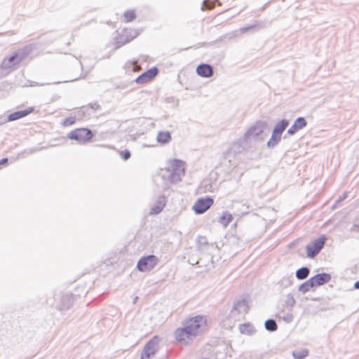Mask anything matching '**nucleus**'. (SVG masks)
<instances>
[{
    "label": "nucleus",
    "instance_id": "nucleus-3",
    "mask_svg": "<svg viewBox=\"0 0 359 359\" xmlns=\"http://www.w3.org/2000/svg\"><path fill=\"white\" fill-rule=\"evenodd\" d=\"M139 35L136 29L125 28L118 32L115 38V46L118 48L135 39Z\"/></svg>",
    "mask_w": 359,
    "mask_h": 359
},
{
    "label": "nucleus",
    "instance_id": "nucleus-7",
    "mask_svg": "<svg viewBox=\"0 0 359 359\" xmlns=\"http://www.w3.org/2000/svg\"><path fill=\"white\" fill-rule=\"evenodd\" d=\"M214 201L210 197L201 198L198 199L194 206L193 209L197 214H202L207 211L213 204Z\"/></svg>",
    "mask_w": 359,
    "mask_h": 359
},
{
    "label": "nucleus",
    "instance_id": "nucleus-1",
    "mask_svg": "<svg viewBox=\"0 0 359 359\" xmlns=\"http://www.w3.org/2000/svg\"><path fill=\"white\" fill-rule=\"evenodd\" d=\"M207 325L205 318L203 316H196L190 318L187 321L183 332L187 334L195 335L200 330L204 329Z\"/></svg>",
    "mask_w": 359,
    "mask_h": 359
},
{
    "label": "nucleus",
    "instance_id": "nucleus-8",
    "mask_svg": "<svg viewBox=\"0 0 359 359\" xmlns=\"http://www.w3.org/2000/svg\"><path fill=\"white\" fill-rule=\"evenodd\" d=\"M289 124L288 121L282 120L276 124L274 128L271 140L269 141V145H273L280 140L282 133L285 130Z\"/></svg>",
    "mask_w": 359,
    "mask_h": 359
},
{
    "label": "nucleus",
    "instance_id": "nucleus-4",
    "mask_svg": "<svg viewBox=\"0 0 359 359\" xmlns=\"http://www.w3.org/2000/svg\"><path fill=\"white\" fill-rule=\"evenodd\" d=\"M326 241L324 235L320 236L318 238L313 241L311 243L306 247V255L309 258H313L317 255L323 248Z\"/></svg>",
    "mask_w": 359,
    "mask_h": 359
},
{
    "label": "nucleus",
    "instance_id": "nucleus-12",
    "mask_svg": "<svg viewBox=\"0 0 359 359\" xmlns=\"http://www.w3.org/2000/svg\"><path fill=\"white\" fill-rule=\"evenodd\" d=\"M198 74L203 77H210L212 75L213 70L210 65L201 64L196 69Z\"/></svg>",
    "mask_w": 359,
    "mask_h": 359
},
{
    "label": "nucleus",
    "instance_id": "nucleus-6",
    "mask_svg": "<svg viewBox=\"0 0 359 359\" xmlns=\"http://www.w3.org/2000/svg\"><path fill=\"white\" fill-rule=\"evenodd\" d=\"M158 262V258L154 255H149L141 258L137 265L140 271H147L153 269Z\"/></svg>",
    "mask_w": 359,
    "mask_h": 359
},
{
    "label": "nucleus",
    "instance_id": "nucleus-2",
    "mask_svg": "<svg viewBox=\"0 0 359 359\" xmlns=\"http://www.w3.org/2000/svg\"><path fill=\"white\" fill-rule=\"evenodd\" d=\"M69 140L76 141L80 144H85L92 140L93 132L86 128H78L72 130L67 134Z\"/></svg>",
    "mask_w": 359,
    "mask_h": 359
},
{
    "label": "nucleus",
    "instance_id": "nucleus-24",
    "mask_svg": "<svg viewBox=\"0 0 359 359\" xmlns=\"http://www.w3.org/2000/svg\"><path fill=\"white\" fill-rule=\"evenodd\" d=\"M297 130H299V128H297V126L293 123V125L287 130V133L290 135H294Z\"/></svg>",
    "mask_w": 359,
    "mask_h": 359
},
{
    "label": "nucleus",
    "instance_id": "nucleus-21",
    "mask_svg": "<svg viewBox=\"0 0 359 359\" xmlns=\"http://www.w3.org/2000/svg\"><path fill=\"white\" fill-rule=\"evenodd\" d=\"M299 130L302 129L306 126V121L304 118L299 117L294 123Z\"/></svg>",
    "mask_w": 359,
    "mask_h": 359
},
{
    "label": "nucleus",
    "instance_id": "nucleus-25",
    "mask_svg": "<svg viewBox=\"0 0 359 359\" xmlns=\"http://www.w3.org/2000/svg\"><path fill=\"white\" fill-rule=\"evenodd\" d=\"M306 283H307V281H306V282L302 285V287L303 288V290H304V291H308V290H309L311 288H312V287H315V286H310V285H306Z\"/></svg>",
    "mask_w": 359,
    "mask_h": 359
},
{
    "label": "nucleus",
    "instance_id": "nucleus-10",
    "mask_svg": "<svg viewBox=\"0 0 359 359\" xmlns=\"http://www.w3.org/2000/svg\"><path fill=\"white\" fill-rule=\"evenodd\" d=\"M158 74V69L153 67L140 75L135 81L137 83H145L151 81Z\"/></svg>",
    "mask_w": 359,
    "mask_h": 359
},
{
    "label": "nucleus",
    "instance_id": "nucleus-11",
    "mask_svg": "<svg viewBox=\"0 0 359 359\" xmlns=\"http://www.w3.org/2000/svg\"><path fill=\"white\" fill-rule=\"evenodd\" d=\"M34 111V107H29L24 110L17 111L10 114L8 116V121H13L22 118L32 113Z\"/></svg>",
    "mask_w": 359,
    "mask_h": 359
},
{
    "label": "nucleus",
    "instance_id": "nucleus-18",
    "mask_svg": "<svg viewBox=\"0 0 359 359\" xmlns=\"http://www.w3.org/2000/svg\"><path fill=\"white\" fill-rule=\"evenodd\" d=\"M265 327L266 330L269 331H275L277 330V324L275 320H267L265 322Z\"/></svg>",
    "mask_w": 359,
    "mask_h": 359
},
{
    "label": "nucleus",
    "instance_id": "nucleus-5",
    "mask_svg": "<svg viewBox=\"0 0 359 359\" xmlns=\"http://www.w3.org/2000/svg\"><path fill=\"white\" fill-rule=\"evenodd\" d=\"M160 339L155 336L145 345L141 355V359H150L158 350Z\"/></svg>",
    "mask_w": 359,
    "mask_h": 359
},
{
    "label": "nucleus",
    "instance_id": "nucleus-15",
    "mask_svg": "<svg viewBox=\"0 0 359 359\" xmlns=\"http://www.w3.org/2000/svg\"><path fill=\"white\" fill-rule=\"evenodd\" d=\"M164 206H165V200H164V198H163V199L160 200L159 201H158V203L151 208L150 214L151 215L158 214L160 212H161V210H163Z\"/></svg>",
    "mask_w": 359,
    "mask_h": 359
},
{
    "label": "nucleus",
    "instance_id": "nucleus-26",
    "mask_svg": "<svg viewBox=\"0 0 359 359\" xmlns=\"http://www.w3.org/2000/svg\"><path fill=\"white\" fill-rule=\"evenodd\" d=\"M7 162H8V158H4L3 159H1L0 160V165L6 164V163H7Z\"/></svg>",
    "mask_w": 359,
    "mask_h": 359
},
{
    "label": "nucleus",
    "instance_id": "nucleus-19",
    "mask_svg": "<svg viewBox=\"0 0 359 359\" xmlns=\"http://www.w3.org/2000/svg\"><path fill=\"white\" fill-rule=\"evenodd\" d=\"M128 69H131L133 72H137L141 69V67L137 65V61H129L126 63Z\"/></svg>",
    "mask_w": 359,
    "mask_h": 359
},
{
    "label": "nucleus",
    "instance_id": "nucleus-23",
    "mask_svg": "<svg viewBox=\"0 0 359 359\" xmlns=\"http://www.w3.org/2000/svg\"><path fill=\"white\" fill-rule=\"evenodd\" d=\"M120 155L123 160H127L130 157V152L128 150H124L120 153Z\"/></svg>",
    "mask_w": 359,
    "mask_h": 359
},
{
    "label": "nucleus",
    "instance_id": "nucleus-16",
    "mask_svg": "<svg viewBox=\"0 0 359 359\" xmlns=\"http://www.w3.org/2000/svg\"><path fill=\"white\" fill-rule=\"evenodd\" d=\"M123 17H124V21L126 22H132L133 20H134L136 18V13H135V11L134 10H128V11H126L124 13H123Z\"/></svg>",
    "mask_w": 359,
    "mask_h": 359
},
{
    "label": "nucleus",
    "instance_id": "nucleus-17",
    "mask_svg": "<svg viewBox=\"0 0 359 359\" xmlns=\"http://www.w3.org/2000/svg\"><path fill=\"white\" fill-rule=\"evenodd\" d=\"M309 274V270L306 267H302L296 272V276L299 280L306 278Z\"/></svg>",
    "mask_w": 359,
    "mask_h": 359
},
{
    "label": "nucleus",
    "instance_id": "nucleus-9",
    "mask_svg": "<svg viewBox=\"0 0 359 359\" xmlns=\"http://www.w3.org/2000/svg\"><path fill=\"white\" fill-rule=\"evenodd\" d=\"M331 276L327 273H320L314 276L307 280V285L318 287L328 283Z\"/></svg>",
    "mask_w": 359,
    "mask_h": 359
},
{
    "label": "nucleus",
    "instance_id": "nucleus-20",
    "mask_svg": "<svg viewBox=\"0 0 359 359\" xmlns=\"http://www.w3.org/2000/svg\"><path fill=\"white\" fill-rule=\"evenodd\" d=\"M76 121V117L74 116H69L65 118L62 121V126L65 127H68L74 125Z\"/></svg>",
    "mask_w": 359,
    "mask_h": 359
},
{
    "label": "nucleus",
    "instance_id": "nucleus-13",
    "mask_svg": "<svg viewBox=\"0 0 359 359\" xmlns=\"http://www.w3.org/2000/svg\"><path fill=\"white\" fill-rule=\"evenodd\" d=\"M233 215L231 213L225 212L219 218V222L226 228L233 221Z\"/></svg>",
    "mask_w": 359,
    "mask_h": 359
},
{
    "label": "nucleus",
    "instance_id": "nucleus-14",
    "mask_svg": "<svg viewBox=\"0 0 359 359\" xmlns=\"http://www.w3.org/2000/svg\"><path fill=\"white\" fill-rule=\"evenodd\" d=\"M157 141L161 144H166L171 140V136L168 131L159 132L157 135Z\"/></svg>",
    "mask_w": 359,
    "mask_h": 359
},
{
    "label": "nucleus",
    "instance_id": "nucleus-27",
    "mask_svg": "<svg viewBox=\"0 0 359 359\" xmlns=\"http://www.w3.org/2000/svg\"><path fill=\"white\" fill-rule=\"evenodd\" d=\"M18 57V55H17V54H16L15 55H13V56L9 58V62H13V61L14 60V59H15V57Z\"/></svg>",
    "mask_w": 359,
    "mask_h": 359
},
{
    "label": "nucleus",
    "instance_id": "nucleus-28",
    "mask_svg": "<svg viewBox=\"0 0 359 359\" xmlns=\"http://www.w3.org/2000/svg\"><path fill=\"white\" fill-rule=\"evenodd\" d=\"M355 287L357 288V289H359V282H356L355 283Z\"/></svg>",
    "mask_w": 359,
    "mask_h": 359
},
{
    "label": "nucleus",
    "instance_id": "nucleus-22",
    "mask_svg": "<svg viewBox=\"0 0 359 359\" xmlns=\"http://www.w3.org/2000/svg\"><path fill=\"white\" fill-rule=\"evenodd\" d=\"M178 169V161H174L172 164L167 168L168 171L175 172Z\"/></svg>",
    "mask_w": 359,
    "mask_h": 359
}]
</instances>
